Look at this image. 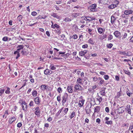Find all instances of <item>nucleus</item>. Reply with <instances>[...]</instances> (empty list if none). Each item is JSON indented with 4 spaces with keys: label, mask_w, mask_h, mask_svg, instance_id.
<instances>
[{
    "label": "nucleus",
    "mask_w": 133,
    "mask_h": 133,
    "mask_svg": "<svg viewBox=\"0 0 133 133\" xmlns=\"http://www.w3.org/2000/svg\"><path fill=\"white\" fill-rule=\"evenodd\" d=\"M97 5L96 4H91L89 7L88 9L90 11L95 12L97 11Z\"/></svg>",
    "instance_id": "1"
},
{
    "label": "nucleus",
    "mask_w": 133,
    "mask_h": 133,
    "mask_svg": "<svg viewBox=\"0 0 133 133\" xmlns=\"http://www.w3.org/2000/svg\"><path fill=\"white\" fill-rule=\"evenodd\" d=\"M74 88L75 92L77 91H82L84 90V89L78 84H76L74 86Z\"/></svg>",
    "instance_id": "2"
},
{
    "label": "nucleus",
    "mask_w": 133,
    "mask_h": 133,
    "mask_svg": "<svg viewBox=\"0 0 133 133\" xmlns=\"http://www.w3.org/2000/svg\"><path fill=\"white\" fill-rule=\"evenodd\" d=\"M68 94L67 93H65L62 97V102L63 105L66 102L68 99Z\"/></svg>",
    "instance_id": "3"
},
{
    "label": "nucleus",
    "mask_w": 133,
    "mask_h": 133,
    "mask_svg": "<svg viewBox=\"0 0 133 133\" xmlns=\"http://www.w3.org/2000/svg\"><path fill=\"white\" fill-rule=\"evenodd\" d=\"M125 112L128 114L131 115V107L130 105H128L125 108Z\"/></svg>",
    "instance_id": "4"
},
{
    "label": "nucleus",
    "mask_w": 133,
    "mask_h": 133,
    "mask_svg": "<svg viewBox=\"0 0 133 133\" xmlns=\"http://www.w3.org/2000/svg\"><path fill=\"white\" fill-rule=\"evenodd\" d=\"M21 104L22 105L23 109L24 110H26L27 109V104L26 102L25 101H23Z\"/></svg>",
    "instance_id": "5"
},
{
    "label": "nucleus",
    "mask_w": 133,
    "mask_h": 133,
    "mask_svg": "<svg viewBox=\"0 0 133 133\" xmlns=\"http://www.w3.org/2000/svg\"><path fill=\"white\" fill-rule=\"evenodd\" d=\"M35 111L34 112L35 114L37 116V117L40 116V111L38 107H37L35 109Z\"/></svg>",
    "instance_id": "6"
},
{
    "label": "nucleus",
    "mask_w": 133,
    "mask_h": 133,
    "mask_svg": "<svg viewBox=\"0 0 133 133\" xmlns=\"http://www.w3.org/2000/svg\"><path fill=\"white\" fill-rule=\"evenodd\" d=\"M92 105H90V107H89V105H88L85 108V110L86 111V113L87 114H89L91 113V109H90Z\"/></svg>",
    "instance_id": "7"
},
{
    "label": "nucleus",
    "mask_w": 133,
    "mask_h": 133,
    "mask_svg": "<svg viewBox=\"0 0 133 133\" xmlns=\"http://www.w3.org/2000/svg\"><path fill=\"white\" fill-rule=\"evenodd\" d=\"M114 34L117 38H120L121 37V33L118 31H115L114 33Z\"/></svg>",
    "instance_id": "8"
},
{
    "label": "nucleus",
    "mask_w": 133,
    "mask_h": 133,
    "mask_svg": "<svg viewBox=\"0 0 133 133\" xmlns=\"http://www.w3.org/2000/svg\"><path fill=\"white\" fill-rule=\"evenodd\" d=\"M83 97L81 96L79 98L81 99L79 101L78 103V105H79L80 107H81L83 105L84 102V100L82 99Z\"/></svg>",
    "instance_id": "9"
},
{
    "label": "nucleus",
    "mask_w": 133,
    "mask_h": 133,
    "mask_svg": "<svg viewBox=\"0 0 133 133\" xmlns=\"http://www.w3.org/2000/svg\"><path fill=\"white\" fill-rule=\"evenodd\" d=\"M51 22L52 24L51 25V27L53 29H55L56 28L58 30L60 28L59 26L56 24H55L54 25L53 22L51 21Z\"/></svg>",
    "instance_id": "10"
},
{
    "label": "nucleus",
    "mask_w": 133,
    "mask_h": 133,
    "mask_svg": "<svg viewBox=\"0 0 133 133\" xmlns=\"http://www.w3.org/2000/svg\"><path fill=\"white\" fill-rule=\"evenodd\" d=\"M24 47V45H18L17 47V50L20 52V51H21V50H23Z\"/></svg>",
    "instance_id": "11"
},
{
    "label": "nucleus",
    "mask_w": 133,
    "mask_h": 133,
    "mask_svg": "<svg viewBox=\"0 0 133 133\" xmlns=\"http://www.w3.org/2000/svg\"><path fill=\"white\" fill-rule=\"evenodd\" d=\"M119 114H122L124 112V108L123 107H121L118 108L117 109Z\"/></svg>",
    "instance_id": "12"
},
{
    "label": "nucleus",
    "mask_w": 133,
    "mask_h": 133,
    "mask_svg": "<svg viewBox=\"0 0 133 133\" xmlns=\"http://www.w3.org/2000/svg\"><path fill=\"white\" fill-rule=\"evenodd\" d=\"M133 11L131 10H128L125 11L124 13L126 15L131 14L132 13Z\"/></svg>",
    "instance_id": "13"
},
{
    "label": "nucleus",
    "mask_w": 133,
    "mask_h": 133,
    "mask_svg": "<svg viewBox=\"0 0 133 133\" xmlns=\"http://www.w3.org/2000/svg\"><path fill=\"white\" fill-rule=\"evenodd\" d=\"M67 90L68 92L70 93H72L74 92L72 87L71 86H69L67 87Z\"/></svg>",
    "instance_id": "14"
},
{
    "label": "nucleus",
    "mask_w": 133,
    "mask_h": 133,
    "mask_svg": "<svg viewBox=\"0 0 133 133\" xmlns=\"http://www.w3.org/2000/svg\"><path fill=\"white\" fill-rule=\"evenodd\" d=\"M98 33L100 34H102L105 31V29L101 28H99L97 29Z\"/></svg>",
    "instance_id": "15"
},
{
    "label": "nucleus",
    "mask_w": 133,
    "mask_h": 133,
    "mask_svg": "<svg viewBox=\"0 0 133 133\" xmlns=\"http://www.w3.org/2000/svg\"><path fill=\"white\" fill-rule=\"evenodd\" d=\"M88 51L87 50L82 51L79 52V55L81 56H83L87 53Z\"/></svg>",
    "instance_id": "16"
},
{
    "label": "nucleus",
    "mask_w": 133,
    "mask_h": 133,
    "mask_svg": "<svg viewBox=\"0 0 133 133\" xmlns=\"http://www.w3.org/2000/svg\"><path fill=\"white\" fill-rule=\"evenodd\" d=\"M72 28L74 31H77L78 30V27L76 24H74L73 25Z\"/></svg>",
    "instance_id": "17"
},
{
    "label": "nucleus",
    "mask_w": 133,
    "mask_h": 133,
    "mask_svg": "<svg viewBox=\"0 0 133 133\" xmlns=\"http://www.w3.org/2000/svg\"><path fill=\"white\" fill-rule=\"evenodd\" d=\"M48 87L46 85H42L41 86V89L43 91H44L48 89Z\"/></svg>",
    "instance_id": "18"
},
{
    "label": "nucleus",
    "mask_w": 133,
    "mask_h": 133,
    "mask_svg": "<svg viewBox=\"0 0 133 133\" xmlns=\"http://www.w3.org/2000/svg\"><path fill=\"white\" fill-rule=\"evenodd\" d=\"M116 17L112 15L111 17V22L112 24H113L116 19Z\"/></svg>",
    "instance_id": "19"
},
{
    "label": "nucleus",
    "mask_w": 133,
    "mask_h": 133,
    "mask_svg": "<svg viewBox=\"0 0 133 133\" xmlns=\"http://www.w3.org/2000/svg\"><path fill=\"white\" fill-rule=\"evenodd\" d=\"M6 90L5 91V92L6 94H9L10 92V88L6 87H5V90Z\"/></svg>",
    "instance_id": "20"
},
{
    "label": "nucleus",
    "mask_w": 133,
    "mask_h": 133,
    "mask_svg": "<svg viewBox=\"0 0 133 133\" xmlns=\"http://www.w3.org/2000/svg\"><path fill=\"white\" fill-rule=\"evenodd\" d=\"M100 109V107L99 106H97L94 108V113L98 112L99 111Z\"/></svg>",
    "instance_id": "21"
},
{
    "label": "nucleus",
    "mask_w": 133,
    "mask_h": 133,
    "mask_svg": "<svg viewBox=\"0 0 133 133\" xmlns=\"http://www.w3.org/2000/svg\"><path fill=\"white\" fill-rule=\"evenodd\" d=\"M98 81L99 82L98 83V84L99 85H102L103 84L104 81V80L100 77L98 78Z\"/></svg>",
    "instance_id": "22"
},
{
    "label": "nucleus",
    "mask_w": 133,
    "mask_h": 133,
    "mask_svg": "<svg viewBox=\"0 0 133 133\" xmlns=\"http://www.w3.org/2000/svg\"><path fill=\"white\" fill-rule=\"evenodd\" d=\"M51 16L54 17L58 19H59L61 18V17L58 15H57L56 13H53L51 15Z\"/></svg>",
    "instance_id": "23"
},
{
    "label": "nucleus",
    "mask_w": 133,
    "mask_h": 133,
    "mask_svg": "<svg viewBox=\"0 0 133 133\" xmlns=\"http://www.w3.org/2000/svg\"><path fill=\"white\" fill-rule=\"evenodd\" d=\"M88 21L89 22L95 20V17H91L88 16Z\"/></svg>",
    "instance_id": "24"
},
{
    "label": "nucleus",
    "mask_w": 133,
    "mask_h": 133,
    "mask_svg": "<svg viewBox=\"0 0 133 133\" xmlns=\"http://www.w3.org/2000/svg\"><path fill=\"white\" fill-rule=\"evenodd\" d=\"M35 102V103L37 104H38L40 103L39 97H37L34 99Z\"/></svg>",
    "instance_id": "25"
},
{
    "label": "nucleus",
    "mask_w": 133,
    "mask_h": 133,
    "mask_svg": "<svg viewBox=\"0 0 133 133\" xmlns=\"http://www.w3.org/2000/svg\"><path fill=\"white\" fill-rule=\"evenodd\" d=\"M77 82L78 83L77 84H82V80L80 78H78L77 79Z\"/></svg>",
    "instance_id": "26"
},
{
    "label": "nucleus",
    "mask_w": 133,
    "mask_h": 133,
    "mask_svg": "<svg viewBox=\"0 0 133 133\" xmlns=\"http://www.w3.org/2000/svg\"><path fill=\"white\" fill-rule=\"evenodd\" d=\"M49 68L50 70H54L56 69V67L53 64H51L49 66Z\"/></svg>",
    "instance_id": "27"
},
{
    "label": "nucleus",
    "mask_w": 133,
    "mask_h": 133,
    "mask_svg": "<svg viewBox=\"0 0 133 133\" xmlns=\"http://www.w3.org/2000/svg\"><path fill=\"white\" fill-rule=\"evenodd\" d=\"M88 43L91 44H94L95 42L91 38H90L88 41Z\"/></svg>",
    "instance_id": "28"
},
{
    "label": "nucleus",
    "mask_w": 133,
    "mask_h": 133,
    "mask_svg": "<svg viewBox=\"0 0 133 133\" xmlns=\"http://www.w3.org/2000/svg\"><path fill=\"white\" fill-rule=\"evenodd\" d=\"M79 13H74L72 14V16L73 17L76 18L77 16H79Z\"/></svg>",
    "instance_id": "29"
},
{
    "label": "nucleus",
    "mask_w": 133,
    "mask_h": 133,
    "mask_svg": "<svg viewBox=\"0 0 133 133\" xmlns=\"http://www.w3.org/2000/svg\"><path fill=\"white\" fill-rule=\"evenodd\" d=\"M113 4L116 7L119 4V2L118 1L115 0L114 1Z\"/></svg>",
    "instance_id": "30"
},
{
    "label": "nucleus",
    "mask_w": 133,
    "mask_h": 133,
    "mask_svg": "<svg viewBox=\"0 0 133 133\" xmlns=\"http://www.w3.org/2000/svg\"><path fill=\"white\" fill-rule=\"evenodd\" d=\"M75 112H73L69 116V117L71 119L72 118L75 116Z\"/></svg>",
    "instance_id": "31"
},
{
    "label": "nucleus",
    "mask_w": 133,
    "mask_h": 133,
    "mask_svg": "<svg viewBox=\"0 0 133 133\" xmlns=\"http://www.w3.org/2000/svg\"><path fill=\"white\" fill-rule=\"evenodd\" d=\"M77 0H70L67 2V4H70L72 3V2H77Z\"/></svg>",
    "instance_id": "32"
},
{
    "label": "nucleus",
    "mask_w": 133,
    "mask_h": 133,
    "mask_svg": "<svg viewBox=\"0 0 133 133\" xmlns=\"http://www.w3.org/2000/svg\"><path fill=\"white\" fill-rule=\"evenodd\" d=\"M72 19L71 18H69L68 17L66 18L64 20V21L66 22H70L71 21Z\"/></svg>",
    "instance_id": "33"
},
{
    "label": "nucleus",
    "mask_w": 133,
    "mask_h": 133,
    "mask_svg": "<svg viewBox=\"0 0 133 133\" xmlns=\"http://www.w3.org/2000/svg\"><path fill=\"white\" fill-rule=\"evenodd\" d=\"M116 7L114 4H113L108 6V8L109 9H112Z\"/></svg>",
    "instance_id": "34"
},
{
    "label": "nucleus",
    "mask_w": 133,
    "mask_h": 133,
    "mask_svg": "<svg viewBox=\"0 0 133 133\" xmlns=\"http://www.w3.org/2000/svg\"><path fill=\"white\" fill-rule=\"evenodd\" d=\"M4 91L5 87L4 88H2L0 90V95L1 96V95L4 93Z\"/></svg>",
    "instance_id": "35"
},
{
    "label": "nucleus",
    "mask_w": 133,
    "mask_h": 133,
    "mask_svg": "<svg viewBox=\"0 0 133 133\" xmlns=\"http://www.w3.org/2000/svg\"><path fill=\"white\" fill-rule=\"evenodd\" d=\"M21 53L23 55L26 56L27 55V53L25 51H24L23 50H21Z\"/></svg>",
    "instance_id": "36"
},
{
    "label": "nucleus",
    "mask_w": 133,
    "mask_h": 133,
    "mask_svg": "<svg viewBox=\"0 0 133 133\" xmlns=\"http://www.w3.org/2000/svg\"><path fill=\"white\" fill-rule=\"evenodd\" d=\"M113 39V36L112 35L110 34L108 36V41H110Z\"/></svg>",
    "instance_id": "37"
},
{
    "label": "nucleus",
    "mask_w": 133,
    "mask_h": 133,
    "mask_svg": "<svg viewBox=\"0 0 133 133\" xmlns=\"http://www.w3.org/2000/svg\"><path fill=\"white\" fill-rule=\"evenodd\" d=\"M22 16L21 15H19L17 17L18 20V21L19 22L21 21V22H22L21 21L22 19Z\"/></svg>",
    "instance_id": "38"
},
{
    "label": "nucleus",
    "mask_w": 133,
    "mask_h": 133,
    "mask_svg": "<svg viewBox=\"0 0 133 133\" xmlns=\"http://www.w3.org/2000/svg\"><path fill=\"white\" fill-rule=\"evenodd\" d=\"M64 108L63 107H62V108L61 109H60L59 111H58V112L57 113L56 115L57 116L59 115L60 113L63 110V109Z\"/></svg>",
    "instance_id": "39"
},
{
    "label": "nucleus",
    "mask_w": 133,
    "mask_h": 133,
    "mask_svg": "<svg viewBox=\"0 0 133 133\" xmlns=\"http://www.w3.org/2000/svg\"><path fill=\"white\" fill-rule=\"evenodd\" d=\"M110 114L111 115V117L112 118H113L115 116V115L116 114V112L115 111H111V112Z\"/></svg>",
    "instance_id": "40"
},
{
    "label": "nucleus",
    "mask_w": 133,
    "mask_h": 133,
    "mask_svg": "<svg viewBox=\"0 0 133 133\" xmlns=\"http://www.w3.org/2000/svg\"><path fill=\"white\" fill-rule=\"evenodd\" d=\"M124 71L125 74H127L129 75H130V72L128 70H124Z\"/></svg>",
    "instance_id": "41"
},
{
    "label": "nucleus",
    "mask_w": 133,
    "mask_h": 133,
    "mask_svg": "<svg viewBox=\"0 0 133 133\" xmlns=\"http://www.w3.org/2000/svg\"><path fill=\"white\" fill-rule=\"evenodd\" d=\"M98 98H97V101H98L99 103H101L102 100V98L101 97L98 96Z\"/></svg>",
    "instance_id": "42"
},
{
    "label": "nucleus",
    "mask_w": 133,
    "mask_h": 133,
    "mask_svg": "<svg viewBox=\"0 0 133 133\" xmlns=\"http://www.w3.org/2000/svg\"><path fill=\"white\" fill-rule=\"evenodd\" d=\"M69 109L68 108H65L64 110H63L64 113V115L67 114Z\"/></svg>",
    "instance_id": "43"
},
{
    "label": "nucleus",
    "mask_w": 133,
    "mask_h": 133,
    "mask_svg": "<svg viewBox=\"0 0 133 133\" xmlns=\"http://www.w3.org/2000/svg\"><path fill=\"white\" fill-rule=\"evenodd\" d=\"M105 123L107 124H111L112 123V122L111 121H107L105 122Z\"/></svg>",
    "instance_id": "44"
},
{
    "label": "nucleus",
    "mask_w": 133,
    "mask_h": 133,
    "mask_svg": "<svg viewBox=\"0 0 133 133\" xmlns=\"http://www.w3.org/2000/svg\"><path fill=\"white\" fill-rule=\"evenodd\" d=\"M49 70L46 69L44 71V74L46 75H48L49 74Z\"/></svg>",
    "instance_id": "45"
},
{
    "label": "nucleus",
    "mask_w": 133,
    "mask_h": 133,
    "mask_svg": "<svg viewBox=\"0 0 133 133\" xmlns=\"http://www.w3.org/2000/svg\"><path fill=\"white\" fill-rule=\"evenodd\" d=\"M126 51H119V54L124 55H127L126 54Z\"/></svg>",
    "instance_id": "46"
},
{
    "label": "nucleus",
    "mask_w": 133,
    "mask_h": 133,
    "mask_svg": "<svg viewBox=\"0 0 133 133\" xmlns=\"http://www.w3.org/2000/svg\"><path fill=\"white\" fill-rule=\"evenodd\" d=\"M8 39V37H4L2 38V40L5 42L7 41Z\"/></svg>",
    "instance_id": "47"
},
{
    "label": "nucleus",
    "mask_w": 133,
    "mask_h": 133,
    "mask_svg": "<svg viewBox=\"0 0 133 133\" xmlns=\"http://www.w3.org/2000/svg\"><path fill=\"white\" fill-rule=\"evenodd\" d=\"M61 95H59V96H58L57 97V101L59 102L61 101Z\"/></svg>",
    "instance_id": "48"
},
{
    "label": "nucleus",
    "mask_w": 133,
    "mask_h": 133,
    "mask_svg": "<svg viewBox=\"0 0 133 133\" xmlns=\"http://www.w3.org/2000/svg\"><path fill=\"white\" fill-rule=\"evenodd\" d=\"M4 114L5 115V118H6L7 117V116L8 115H9V114L8 113V110H6L5 111V112L4 113Z\"/></svg>",
    "instance_id": "49"
},
{
    "label": "nucleus",
    "mask_w": 133,
    "mask_h": 133,
    "mask_svg": "<svg viewBox=\"0 0 133 133\" xmlns=\"http://www.w3.org/2000/svg\"><path fill=\"white\" fill-rule=\"evenodd\" d=\"M57 91L59 93H61L62 92V90L61 87H59L57 89Z\"/></svg>",
    "instance_id": "50"
},
{
    "label": "nucleus",
    "mask_w": 133,
    "mask_h": 133,
    "mask_svg": "<svg viewBox=\"0 0 133 133\" xmlns=\"http://www.w3.org/2000/svg\"><path fill=\"white\" fill-rule=\"evenodd\" d=\"M104 78L106 80H107L109 79V76L108 75H104Z\"/></svg>",
    "instance_id": "51"
},
{
    "label": "nucleus",
    "mask_w": 133,
    "mask_h": 133,
    "mask_svg": "<svg viewBox=\"0 0 133 133\" xmlns=\"http://www.w3.org/2000/svg\"><path fill=\"white\" fill-rule=\"evenodd\" d=\"M101 94L102 95V96H104L105 95V91H103V90H102L100 92Z\"/></svg>",
    "instance_id": "52"
},
{
    "label": "nucleus",
    "mask_w": 133,
    "mask_h": 133,
    "mask_svg": "<svg viewBox=\"0 0 133 133\" xmlns=\"http://www.w3.org/2000/svg\"><path fill=\"white\" fill-rule=\"evenodd\" d=\"M112 45H113L112 44L110 43L109 44H107V46L108 48H110L112 47Z\"/></svg>",
    "instance_id": "53"
},
{
    "label": "nucleus",
    "mask_w": 133,
    "mask_h": 133,
    "mask_svg": "<svg viewBox=\"0 0 133 133\" xmlns=\"http://www.w3.org/2000/svg\"><path fill=\"white\" fill-rule=\"evenodd\" d=\"M119 13L118 12H115L114 13V14L113 15H112L114 16H115L116 17V18H117V17H116V16H119Z\"/></svg>",
    "instance_id": "54"
},
{
    "label": "nucleus",
    "mask_w": 133,
    "mask_h": 133,
    "mask_svg": "<svg viewBox=\"0 0 133 133\" xmlns=\"http://www.w3.org/2000/svg\"><path fill=\"white\" fill-rule=\"evenodd\" d=\"M72 37L74 39H77L78 38V37L75 34L72 36Z\"/></svg>",
    "instance_id": "55"
},
{
    "label": "nucleus",
    "mask_w": 133,
    "mask_h": 133,
    "mask_svg": "<svg viewBox=\"0 0 133 133\" xmlns=\"http://www.w3.org/2000/svg\"><path fill=\"white\" fill-rule=\"evenodd\" d=\"M133 129V123H132L130 124L129 128V130H132Z\"/></svg>",
    "instance_id": "56"
},
{
    "label": "nucleus",
    "mask_w": 133,
    "mask_h": 133,
    "mask_svg": "<svg viewBox=\"0 0 133 133\" xmlns=\"http://www.w3.org/2000/svg\"><path fill=\"white\" fill-rule=\"evenodd\" d=\"M88 29V32L90 35H91L92 34L91 32L92 31V29H90L89 28Z\"/></svg>",
    "instance_id": "57"
},
{
    "label": "nucleus",
    "mask_w": 133,
    "mask_h": 133,
    "mask_svg": "<svg viewBox=\"0 0 133 133\" xmlns=\"http://www.w3.org/2000/svg\"><path fill=\"white\" fill-rule=\"evenodd\" d=\"M96 87L97 86L96 85H95L92 86V89L93 91V92H94L95 91V89L96 88Z\"/></svg>",
    "instance_id": "58"
},
{
    "label": "nucleus",
    "mask_w": 133,
    "mask_h": 133,
    "mask_svg": "<svg viewBox=\"0 0 133 133\" xmlns=\"http://www.w3.org/2000/svg\"><path fill=\"white\" fill-rule=\"evenodd\" d=\"M121 96V93L120 92H118L117 94L116 97L117 98H119Z\"/></svg>",
    "instance_id": "59"
},
{
    "label": "nucleus",
    "mask_w": 133,
    "mask_h": 133,
    "mask_svg": "<svg viewBox=\"0 0 133 133\" xmlns=\"http://www.w3.org/2000/svg\"><path fill=\"white\" fill-rule=\"evenodd\" d=\"M88 16H84L81 17V18H84V20L88 21Z\"/></svg>",
    "instance_id": "60"
},
{
    "label": "nucleus",
    "mask_w": 133,
    "mask_h": 133,
    "mask_svg": "<svg viewBox=\"0 0 133 133\" xmlns=\"http://www.w3.org/2000/svg\"><path fill=\"white\" fill-rule=\"evenodd\" d=\"M38 93L36 91H34V97L38 96Z\"/></svg>",
    "instance_id": "61"
},
{
    "label": "nucleus",
    "mask_w": 133,
    "mask_h": 133,
    "mask_svg": "<svg viewBox=\"0 0 133 133\" xmlns=\"http://www.w3.org/2000/svg\"><path fill=\"white\" fill-rule=\"evenodd\" d=\"M115 78L117 81H119V76L116 75L115 76Z\"/></svg>",
    "instance_id": "62"
},
{
    "label": "nucleus",
    "mask_w": 133,
    "mask_h": 133,
    "mask_svg": "<svg viewBox=\"0 0 133 133\" xmlns=\"http://www.w3.org/2000/svg\"><path fill=\"white\" fill-rule=\"evenodd\" d=\"M107 37V35L106 34H104L102 37V39L106 38Z\"/></svg>",
    "instance_id": "63"
},
{
    "label": "nucleus",
    "mask_w": 133,
    "mask_h": 133,
    "mask_svg": "<svg viewBox=\"0 0 133 133\" xmlns=\"http://www.w3.org/2000/svg\"><path fill=\"white\" fill-rule=\"evenodd\" d=\"M88 46L87 44H86L83 45L82 46V48H87L88 47Z\"/></svg>",
    "instance_id": "64"
}]
</instances>
